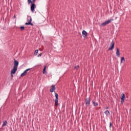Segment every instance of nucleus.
<instances>
[{"label":"nucleus","mask_w":131,"mask_h":131,"mask_svg":"<svg viewBox=\"0 0 131 131\" xmlns=\"http://www.w3.org/2000/svg\"><path fill=\"white\" fill-rule=\"evenodd\" d=\"M92 103H93L94 106H95V107H97V106H98V104L97 102H96L93 101H92Z\"/></svg>","instance_id":"dca6fc26"},{"label":"nucleus","mask_w":131,"mask_h":131,"mask_svg":"<svg viewBox=\"0 0 131 131\" xmlns=\"http://www.w3.org/2000/svg\"><path fill=\"white\" fill-rule=\"evenodd\" d=\"M37 54H38V50H36L34 53L35 56H37Z\"/></svg>","instance_id":"6ab92c4d"},{"label":"nucleus","mask_w":131,"mask_h":131,"mask_svg":"<svg viewBox=\"0 0 131 131\" xmlns=\"http://www.w3.org/2000/svg\"><path fill=\"white\" fill-rule=\"evenodd\" d=\"M121 100H125V94L124 93L122 94L121 96Z\"/></svg>","instance_id":"f8f14e48"},{"label":"nucleus","mask_w":131,"mask_h":131,"mask_svg":"<svg viewBox=\"0 0 131 131\" xmlns=\"http://www.w3.org/2000/svg\"><path fill=\"white\" fill-rule=\"evenodd\" d=\"M104 114H105L106 116H108L110 115V112H109L108 110H106L105 112H104Z\"/></svg>","instance_id":"4468645a"},{"label":"nucleus","mask_w":131,"mask_h":131,"mask_svg":"<svg viewBox=\"0 0 131 131\" xmlns=\"http://www.w3.org/2000/svg\"><path fill=\"white\" fill-rule=\"evenodd\" d=\"M56 91V86L55 85H52L51 89H50V93H54Z\"/></svg>","instance_id":"1a4fd4ad"},{"label":"nucleus","mask_w":131,"mask_h":131,"mask_svg":"<svg viewBox=\"0 0 131 131\" xmlns=\"http://www.w3.org/2000/svg\"><path fill=\"white\" fill-rule=\"evenodd\" d=\"M1 110H2V109H0V112H1Z\"/></svg>","instance_id":"c756f323"},{"label":"nucleus","mask_w":131,"mask_h":131,"mask_svg":"<svg viewBox=\"0 0 131 131\" xmlns=\"http://www.w3.org/2000/svg\"><path fill=\"white\" fill-rule=\"evenodd\" d=\"M14 74H14V73L12 74V73H11V76L12 78L14 77Z\"/></svg>","instance_id":"b1692460"},{"label":"nucleus","mask_w":131,"mask_h":131,"mask_svg":"<svg viewBox=\"0 0 131 131\" xmlns=\"http://www.w3.org/2000/svg\"><path fill=\"white\" fill-rule=\"evenodd\" d=\"M17 69H18V66H14L13 68L11 70L10 73H12V74L13 73L15 74L16 72H17Z\"/></svg>","instance_id":"6e6552de"},{"label":"nucleus","mask_w":131,"mask_h":131,"mask_svg":"<svg viewBox=\"0 0 131 131\" xmlns=\"http://www.w3.org/2000/svg\"><path fill=\"white\" fill-rule=\"evenodd\" d=\"M19 62L17 60H14V66H18Z\"/></svg>","instance_id":"a211bd4d"},{"label":"nucleus","mask_w":131,"mask_h":131,"mask_svg":"<svg viewBox=\"0 0 131 131\" xmlns=\"http://www.w3.org/2000/svg\"><path fill=\"white\" fill-rule=\"evenodd\" d=\"M85 104L86 108L90 106L91 104V97L87 98L85 99Z\"/></svg>","instance_id":"39448f33"},{"label":"nucleus","mask_w":131,"mask_h":131,"mask_svg":"<svg viewBox=\"0 0 131 131\" xmlns=\"http://www.w3.org/2000/svg\"><path fill=\"white\" fill-rule=\"evenodd\" d=\"M81 106H82V107H83V106H84V103L82 102Z\"/></svg>","instance_id":"a878e982"},{"label":"nucleus","mask_w":131,"mask_h":131,"mask_svg":"<svg viewBox=\"0 0 131 131\" xmlns=\"http://www.w3.org/2000/svg\"><path fill=\"white\" fill-rule=\"evenodd\" d=\"M36 0H32V3H33V4H34V3H35V1H36Z\"/></svg>","instance_id":"bb28decb"},{"label":"nucleus","mask_w":131,"mask_h":131,"mask_svg":"<svg viewBox=\"0 0 131 131\" xmlns=\"http://www.w3.org/2000/svg\"><path fill=\"white\" fill-rule=\"evenodd\" d=\"M28 4H31V11L32 13H34V11L35 10V8H36V5H35V4L32 3V1L31 0H28Z\"/></svg>","instance_id":"f257e3e1"},{"label":"nucleus","mask_w":131,"mask_h":131,"mask_svg":"<svg viewBox=\"0 0 131 131\" xmlns=\"http://www.w3.org/2000/svg\"><path fill=\"white\" fill-rule=\"evenodd\" d=\"M125 61L124 57H122L121 58V63H124Z\"/></svg>","instance_id":"f3484780"},{"label":"nucleus","mask_w":131,"mask_h":131,"mask_svg":"<svg viewBox=\"0 0 131 131\" xmlns=\"http://www.w3.org/2000/svg\"><path fill=\"white\" fill-rule=\"evenodd\" d=\"M106 109H109V107L106 106Z\"/></svg>","instance_id":"c85d7f7f"},{"label":"nucleus","mask_w":131,"mask_h":131,"mask_svg":"<svg viewBox=\"0 0 131 131\" xmlns=\"http://www.w3.org/2000/svg\"><path fill=\"white\" fill-rule=\"evenodd\" d=\"M16 18V15L14 14V16H13V19H15Z\"/></svg>","instance_id":"cd10ccee"},{"label":"nucleus","mask_w":131,"mask_h":131,"mask_svg":"<svg viewBox=\"0 0 131 131\" xmlns=\"http://www.w3.org/2000/svg\"><path fill=\"white\" fill-rule=\"evenodd\" d=\"M47 69V66H45L43 69V74H47V71H46Z\"/></svg>","instance_id":"2eb2a0df"},{"label":"nucleus","mask_w":131,"mask_h":131,"mask_svg":"<svg viewBox=\"0 0 131 131\" xmlns=\"http://www.w3.org/2000/svg\"><path fill=\"white\" fill-rule=\"evenodd\" d=\"M41 55H42V53H40L37 57H41Z\"/></svg>","instance_id":"393cba45"},{"label":"nucleus","mask_w":131,"mask_h":131,"mask_svg":"<svg viewBox=\"0 0 131 131\" xmlns=\"http://www.w3.org/2000/svg\"><path fill=\"white\" fill-rule=\"evenodd\" d=\"M114 127L113 125L112 124V123H111V122H110V127Z\"/></svg>","instance_id":"4be33fe9"},{"label":"nucleus","mask_w":131,"mask_h":131,"mask_svg":"<svg viewBox=\"0 0 131 131\" xmlns=\"http://www.w3.org/2000/svg\"><path fill=\"white\" fill-rule=\"evenodd\" d=\"M25 29V27L24 26L20 27V30L21 31H23Z\"/></svg>","instance_id":"412c9836"},{"label":"nucleus","mask_w":131,"mask_h":131,"mask_svg":"<svg viewBox=\"0 0 131 131\" xmlns=\"http://www.w3.org/2000/svg\"><path fill=\"white\" fill-rule=\"evenodd\" d=\"M31 69H32V68L28 69L24 71V72L21 74L20 76V77H23L24 76H25V75L27 74L28 71H30V70H31Z\"/></svg>","instance_id":"423d86ee"},{"label":"nucleus","mask_w":131,"mask_h":131,"mask_svg":"<svg viewBox=\"0 0 131 131\" xmlns=\"http://www.w3.org/2000/svg\"><path fill=\"white\" fill-rule=\"evenodd\" d=\"M114 45H115V42L113 40L110 45L108 51H112L114 49Z\"/></svg>","instance_id":"0eeeda50"},{"label":"nucleus","mask_w":131,"mask_h":131,"mask_svg":"<svg viewBox=\"0 0 131 131\" xmlns=\"http://www.w3.org/2000/svg\"><path fill=\"white\" fill-rule=\"evenodd\" d=\"M7 124H8V122L7 121H4L2 127H4V126H6Z\"/></svg>","instance_id":"ddd939ff"},{"label":"nucleus","mask_w":131,"mask_h":131,"mask_svg":"<svg viewBox=\"0 0 131 131\" xmlns=\"http://www.w3.org/2000/svg\"><path fill=\"white\" fill-rule=\"evenodd\" d=\"M79 69V66H75L74 67V70H78Z\"/></svg>","instance_id":"aec40b11"},{"label":"nucleus","mask_w":131,"mask_h":131,"mask_svg":"<svg viewBox=\"0 0 131 131\" xmlns=\"http://www.w3.org/2000/svg\"><path fill=\"white\" fill-rule=\"evenodd\" d=\"M55 106L56 107H58L59 106V95L58 93H55Z\"/></svg>","instance_id":"7ed1b4c3"},{"label":"nucleus","mask_w":131,"mask_h":131,"mask_svg":"<svg viewBox=\"0 0 131 131\" xmlns=\"http://www.w3.org/2000/svg\"><path fill=\"white\" fill-rule=\"evenodd\" d=\"M116 50H117V51H116V55L117 56L119 57H120V51H119V49L117 48Z\"/></svg>","instance_id":"9b49d317"},{"label":"nucleus","mask_w":131,"mask_h":131,"mask_svg":"<svg viewBox=\"0 0 131 131\" xmlns=\"http://www.w3.org/2000/svg\"><path fill=\"white\" fill-rule=\"evenodd\" d=\"M27 21L28 23H26L25 25H31V26H33V24L31 23V22H32V18H31V16L28 15Z\"/></svg>","instance_id":"f03ea898"},{"label":"nucleus","mask_w":131,"mask_h":131,"mask_svg":"<svg viewBox=\"0 0 131 131\" xmlns=\"http://www.w3.org/2000/svg\"><path fill=\"white\" fill-rule=\"evenodd\" d=\"M114 19H108L107 21H105V22L102 23L100 25V27H104V26H106V25H107V24H109V23H110L112 21H114Z\"/></svg>","instance_id":"20e7f679"},{"label":"nucleus","mask_w":131,"mask_h":131,"mask_svg":"<svg viewBox=\"0 0 131 131\" xmlns=\"http://www.w3.org/2000/svg\"><path fill=\"white\" fill-rule=\"evenodd\" d=\"M82 34L83 37H87L88 36V32H86V31H85V30H83L82 32Z\"/></svg>","instance_id":"9d476101"},{"label":"nucleus","mask_w":131,"mask_h":131,"mask_svg":"<svg viewBox=\"0 0 131 131\" xmlns=\"http://www.w3.org/2000/svg\"><path fill=\"white\" fill-rule=\"evenodd\" d=\"M121 104H123L124 103V100L125 99H121Z\"/></svg>","instance_id":"5701e85b"}]
</instances>
